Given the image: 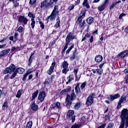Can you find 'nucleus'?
I'll list each match as a JSON object with an SVG mask.
<instances>
[{
  "mask_svg": "<svg viewBox=\"0 0 128 128\" xmlns=\"http://www.w3.org/2000/svg\"><path fill=\"white\" fill-rule=\"evenodd\" d=\"M15 71L17 74H22L24 72V69L22 68H16Z\"/></svg>",
  "mask_w": 128,
  "mask_h": 128,
  "instance_id": "obj_21",
  "label": "nucleus"
},
{
  "mask_svg": "<svg viewBox=\"0 0 128 128\" xmlns=\"http://www.w3.org/2000/svg\"><path fill=\"white\" fill-rule=\"evenodd\" d=\"M106 5H104V4H102L100 6L98 7V10H100V12H102L104 10V7L106 6Z\"/></svg>",
  "mask_w": 128,
  "mask_h": 128,
  "instance_id": "obj_28",
  "label": "nucleus"
},
{
  "mask_svg": "<svg viewBox=\"0 0 128 128\" xmlns=\"http://www.w3.org/2000/svg\"><path fill=\"white\" fill-rule=\"evenodd\" d=\"M126 121H122V120L120 122V125L119 127V128H124V122Z\"/></svg>",
  "mask_w": 128,
  "mask_h": 128,
  "instance_id": "obj_39",
  "label": "nucleus"
},
{
  "mask_svg": "<svg viewBox=\"0 0 128 128\" xmlns=\"http://www.w3.org/2000/svg\"><path fill=\"white\" fill-rule=\"evenodd\" d=\"M75 38H76V36L74 35V34H72V32H69L66 38V42L70 44L72 40H74Z\"/></svg>",
  "mask_w": 128,
  "mask_h": 128,
  "instance_id": "obj_12",
  "label": "nucleus"
},
{
  "mask_svg": "<svg viewBox=\"0 0 128 128\" xmlns=\"http://www.w3.org/2000/svg\"><path fill=\"white\" fill-rule=\"evenodd\" d=\"M114 128V123L112 122H110L108 124V126L107 127V128Z\"/></svg>",
  "mask_w": 128,
  "mask_h": 128,
  "instance_id": "obj_45",
  "label": "nucleus"
},
{
  "mask_svg": "<svg viewBox=\"0 0 128 128\" xmlns=\"http://www.w3.org/2000/svg\"><path fill=\"white\" fill-rule=\"evenodd\" d=\"M74 8V4H72L68 7V10H72Z\"/></svg>",
  "mask_w": 128,
  "mask_h": 128,
  "instance_id": "obj_48",
  "label": "nucleus"
},
{
  "mask_svg": "<svg viewBox=\"0 0 128 128\" xmlns=\"http://www.w3.org/2000/svg\"><path fill=\"white\" fill-rule=\"evenodd\" d=\"M56 14H54V13H52L50 16L47 17L46 18V20L48 22V20H56Z\"/></svg>",
  "mask_w": 128,
  "mask_h": 128,
  "instance_id": "obj_16",
  "label": "nucleus"
},
{
  "mask_svg": "<svg viewBox=\"0 0 128 128\" xmlns=\"http://www.w3.org/2000/svg\"><path fill=\"white\" fill-rule=\"evenodd\" d=\"M32 58H29V61H28V66H30V64H32Z\"/></svg>",
  "mask_w": 128,
  "mask_h": 128,
  "instance_id": "obj_63",
  "label": "nucleus"
},
{
  "mask_svg": "<svg viewBox=\"0 0 128 128\" xmlns=\"http://www.w3.org/2000/svg\"><path fill=\"white\" fill-rule=\"evenodd\" d=\"M18 2H14V8H16V6H18Z\"/></svg>",
  "mask_w": 128,
  "mask_h": 128,
  "instance_id": "obj_62",
  "label": "nucleus"
},
{
  "mask_svg": "<svg viewBox=\"0 0 128 128\" xmlns=\"http://www.w3.org/2000/svg\"><path fill=\"white\" fill-rule=\"evenodd\" d=\"M103 58H104L102 56V55H98L95 57L94 60L96 62L100 63L102 60Z\"/></svg>",
  "mask_w": 128,
  "mask_h": 128,
  "instance_id": "obj_17",
  "label": "nucleus"
},
{
  "mask_svg": "<svg viewBox=\"0 0 128 128\" xmlns=\"http://www.w3.org/2000/svg\"><path fill=\"white\" fill-rule=\"evenodd\" d=\"M9 52H10V48L1 51L0 52V58L8 54Z\"/></svg>",
  "mask_w": 128,
  "mask_h": 128,
  "instance_id": "obj_14",
  "label": "nucleus"
},
{
  "mask_svg": "<svg viewBox=\"0 0 128 128\" xmlns=\"http://www.w3.org/2000/svg\"><path fill=\"white\" fill-rule=\"evenodd\" d=\"M126 102V96L124 95L122 96L119 100L117 106V108H122V104H124Z\"/></svg>",
  "mask_w": 128,
  "mask_h": 128,
  "instance_id": "obj_9",
  "label": "nucleus"
},
{
  "mask_svg": "<svg viewBox=\"0 0 128 128\" xmlns=\"http://www.w3.org/2000/svg\"><path fill=\"white\" fill-rule=\"evenodd\" d=\"M75 90H76V94H78L80 92V88H75Z\"/></svg>",
  "mask_w": 128,
  "mask_h": 128,
  "instance_id": "obj_54",
  "label": "nucleus"
},
{
  "mask_svg": "<svg viewBox=\"0 0 128 128\" xmlns=\"http://www.w3.org/2000/svg\"><path fill=\"white\" fill-rule=\"evenodd\" d=\"M128 109H124L123 110H122L121 116H120L122 120L124 122H126V118H128Z\"/></svg>",
  "mask_w": 128,
  "mask_h": 128,
  "instance_id": "obj_8",
  "label": "nucleus"
},
{
  "mask_svg": "<svg viewBox=\"0 0 128 128\" xmlns=\"http://www.w3.org/2000/svg\"><path fill=\"white\" fill-rule=\"evenodd\" d=\"M80 76H78V75H76V80H80Z\"/></svg>",
  "mask_w": 128,
  "mask_h": 128,
  "instance_id": "obj_60",
  "label": "nucleus"
},
{
  "mask_svg": "<svg viewBox=\"0 0 128 128\" xmlns=\"http://www.w3.org/2000/svg\"><path fill=\"white\" fill-rule=\"evenodd\" d=\"M16 67L14 64H11L9 67H7L4 72V74H12L16 70Z\"/></svg>",
  "mask_w": 128,
  "mask_h": 128,
  "instance_id": "obj_4",
  "label": "nucleus"
},
{
  "mask_svg": "<svg viewBox=\"0 0 128 128\" xmlns=\"http://www.w3.org/2000/svg\"><path fill=\"white\" fill-rule=\"evenodd\" d=\"M18 30L19 32H24V28L22 26H20L18 28Z\"/></svg>",
  "mask_w": 128,
  "mask_h": 128,
  "instance_id": "obj_41",
  "label": "nucleus"
},
{
  "mask_svg": "<svg viewBox=\"0 0 128 128\" xmlns=\"http://www.w3.org/2000/svg\"><path fill=\"white\" fill-rule=\"evenodd\" d=\"M28 74L26 73L23 76L22 78V80H24V82H26V77L28 76Z\"/></svg>",
  "mask_w": 128,
  "mask_h": 128,
  "instance_id": "obj_49",
  "label": "nucleus"
},
{
  "mask_svg": "<svg viewBox=\"0 0 128 128\" xmlns=\"http://www.w3.org/2000/svg\"><path fill=\"white\" fill-rule=\"evenodd\" d=\"M61 66L63 68L62 70V74H66V73L68 72V63L66 61H64L62 62Z\"/></svg>",
  "mask_w": 128,
  "mask_h": 128,
  "instance_id": "obj_6",
  "label": "nucleus"
},
{
  "mask_svg": "<svg viewBox=\"0 0 128 128\" xmlns=\"http://www.w3.org/2000/svg\"><path fill=\"white\" fill-rule=\"evenodd\" d=\"M70 88H69L64 89L61 92L62 94H66V92H70Z\"/></svg>",
  "mask_w": 128,
  "mask_h": 128,
  "instance_id": "obj_32",
  "label": "nucleus"
},
{
  "mask_svg": "<svg viewBox=\"0 0 128 128\" xmlns=\"http://www.w3.org/2000/svg\"><path fill=\"white\" fill-rule=\"evenodd\" d=\"M18 36V33H15L14 35V40H16Z\"/></svg>",
  "mask_w": 128,
  "mask_h": 128,
  "instance_id": "obj_61",
  "label": "nucleus"
},
{
  "mask_svg": "<svg viewBox=\"0 0 128 128\" xmlns=\"http://www.w3.org/2000/svg\"><path fill=\"white\" fill-rule=\"evenodd\" d=\"M96 94H94V93H92L90 94L87 98L86 104H87V106H92L94 102V98Z\"/></svg>",
  "mask_w": 128,
  "mask_h": 128,
  "instance_id": "obj_5",
  "label": "nucleus"
},
{
  "mask_svg": "<svg viewBox=\"0 0 128 128\" xmlns=\"http://www.w3.org/2000/svg\"><path fill=\"white\" fill-rule=\"evenodd\" d=\"M87 24H90L92 22H94V18L92 17H89L87 20Z\"/></svg>",
  "mask_w": 128,
  "mask_h": 128,
  "instance_id": "obj_27",
  "label": "nucleus"
},
{
  "mask_svg": "<svg viewBox=\"0 0 128 128\" xmlns=\"http://www.w3.org/2000/svg\"><path fill=\"white\" fill-rule=\"evenodd\" d=\"M22 90H19L17 93V94L16 95V98H20V96H22Z\"/></svg>",
  "mask_w": 128,
  "mask_h": 128,
  "instance_id": "obj_34",
  "label": "nucleus"
},
{
  "mask_svg": "<svg viewBox=\"0 0 128 128\" xmlns=\"http://www.w3.org/2000/svg\"><path fill=\"white\" fill-rule=\"evenodd\" d=\"M72 76L70 75L68 77V82H66V84H70V82H72V78H70Z\"/></svg>",
  "mask_w": 128,
  "mask_h": 128,
  "instance_id": "obj_44",
  "label": "nucleus"
},
{
  "mask_svg": "<svg viewBox=\"0 0 128 128\" xmlns=\"http://www.w3.org/2000/svg\"><path fill=\"white\" fill-rule=\"evenodd\" d=\"M36 2V0H30L29 4H31V6H34Z\"/></svg>",
  "mask_w": 128,
  "mask_h": 128,
  "instance_id": "obj_37",
  "label": "nucleus"
},
{
  "mask_svg": "<svg viewBox=\"0 0 128 128\" xmlns=\"http://www.w3.org/2000/svg\"><path fill=\"white\" fill-rule=\"evenodd\" d=\"M69 44L70 43H68V42H65V46L62 52H66V48H68V46Z\"/></svg>",
  "mask_w": 128,
  "mask_h": 128,
  "instance_id": "obj_38",
  "label": "nucleus"
},
{
  "mask_svg": "<svg viewBox=\"0 0 128 128\" xmlns=\"http://www.w3.org/2000/svg\"><path fill=\"white\" fill-rule=\"evenodd\" d=\"M128 54V50H126L124 52H120L118 56V58H124L126 57V56Z\"/></svg>",
  "mask_w": 128,
  "mask_h": 128,
  "instance_id": "obj_18",
  "label": "nucleus"
},
{
  "mask_svg": "<svg viewBox=\"0 0 128 128\" xmlns=\"http://www.w3.org/2000/svg\"><path fill=\"white\" fill-rule=\"evenodd\" d=\"M96 72H98V74L100 76V74H102V70H100V69L98 68L96 69Z\"/></svg>",
  "mask_w": 128,
  "mask_h": 128,
  "instance_id": "obj_50",
  "label": "nucleus"
},
{
  "mask_svg": "<svg viewBox=\"0 0 128 128\" xmlns=\"http://www.w3.org/2000/svg\"><path fill=\"white\" fill-rule=\"evenodd\" d=\"M128 116L126 118V126H125V128H128Z\"/></svg>",
  "mask_w": 128,
  "mask_h": 128,
  "instance_id": "obj_57",
  "label": "nucleus"
},
{
  "mask_svg": "<svg viewBox=\"0 0 128 128\" xmlns=\"http://www.w3.org/2000/svg\"><path fill=\"white\" fill-rule=\"evenodd\" d=\"M18 50V47H12V52H14V50Z\"/></svg>",
  "mask_w": 128,
  "mask_h": 128,
  "instance_id": "obj_51",
  "label": "nucleus"
},
{
  "mask_svg": "<svg viewBox=\"0 0 128 128\" xmlns=\"http://www.w3.org/2000/svg\"><path fill=\"white\" fill-rule=\"evenodd\" d=\"M78 72V68L74 69V74H75V76H77Z\"/></svg>",
  "mask_w": 128,
  "mask_h": 128,
  "instance_id": "obj_52",
  "label": "nucleus"
},
{
  "mask_svg": "<svg viewBox=\"0 0 128 128\" xmlns=\"http://www.w3.org/2000/svg\"><path fill=\"white\" fill-rule=\"evenodd\" d=\"M86 16V12L82 11L80 16H78V20H77V24H78L80 28H82L84 26V20H82V18H84Z\"/></svg>",
  "mask_w": 128,
  "mask_h": 128,
  "instance_id": "obj_1",
  "label": "nucleus"
},
{
  "mask_svg": "<svg viewBox=\"0 0 128 128\" xmlns=\"http://www.w3.org/2000/svg\"><path fill=\"white\" fill-rule=\"evenodd\" d=\"M30 108L32 110L36 112L38 110V106L34 102L31 104Z\"/></svg>",
  "mask_w": 128,
  "mask_h": 128,
  "instance_id": "obj_20",
  "label": "nucleus"
},
{
  "mask_svg": "<svg viewBox=\"0 0 128 128\" xmlns=\"http://www.w3.org/2000/svg\"><path fill=\"white\" fill-rule=\"evenodd\" d=\"M39 24H40V28H42V30H44V24L42 21H39Z\"/></svg>",
  "mask_w": 128,
  "mask_h": 128,
  "instance_id": "obj_40",
  "label": "nucleus"
},
{
  "mask_svg": "<svg viewBox=\"0 0 128 128\" xmlns=\"http://www.w3.org/2000/svg\"><path fill=\"white\" fill-rule=\"evenodd\" d=\"M44 98H46V92L44 91H41L39 92L38 99L40 102H44Z\"/></svg>",
  "mask_w": 128,
  "mask_h": 128,
  "instance_id": "obj_13",
  "label": "nucleus"
},
{
  "mask_svg": "<svg viewBox=\"0 0 128 128\" xmlns=\"http://www.w3.org/2000/svg\"><path fill=\"white\" fill-rule=\"evenodd\" d=\"M32 121L30 120L28 122L26 128H32Z\"/></svg>",
  "mask_w": 128,
  "mask_h": 128,
  "instance_id": "obj_30",
  "label": "nucleus"
},
{
  "mask_svg": "<svg viewBox=\"0 0 128 128\" xmlns=\"http://www.w3.org/2000/svg\"><path fill=\"white\" fill-rule=\"evenodd\" d=\"M52 0H44V2H41L40 8H52V4H54V2H52Z\"/></svg>",
  "mask_w": 128,
  "mask_h": 128,
  "instance_id": "obj_2",
  "label": "nucleus"
},
{
  "mask_svg": "<svg viewBox=\"0 0 128 128\" xmlns=\"http://www.w3.org/2000/svg\"><path fill=\"white\" fill-rule=\"evenodd\" d=\"M83 4L86 6V8H90V5L88 2H84Z\"/></svg>",
  "mask_w": 128,
  "mask_h": 128,
  "instance_id": "obj_42",
  "label": "nucleus"
},
{
  "mask_svg": "<svg viewBox=\"0 0 128 128\" xmlns=\"http://www.w3.org/2000/svg\"><path fill=\"white\" fill-rule=\"evenodd\" d=\"M90 38V34L88 33H87L85 36L82 39V42H84V40H86V38Z\"/></svg>",
  "mask_w": 128,
  "mask_h": 128,
  "instance_id": "obj_33",
  "label": "nucleus"
},
{
  "mask_svg": "<svg viewBox=\"0 0 128 128\" xmlns=\"http://www.w3.org/2000/svg\"><path fill=\"white\" fill-rule=\"evenodd\" d=\"M76 58V54H74L72 56L70 57V60H74V58Z\"/></svg>",
  "mask_w": 128,
  "mask_h": 128,
  "instance_id": "obj_53",
  "label": "nucleus"
},
{
  "mask_svg": "<svg viewBox=\"0 0 128 128\" xmlns=\"http://www.w3.org/2000/svg\"><path fill=\"white\" fill-rule=\"evenodd\" d=\"M18 22L20 24H24L26 25L28 24V20L24 16H20L18 18Z\"/></svg>",
  "mask_w": 128,
  "mask_h": 128,
  "instance_id": "obj_11",
  "label": "nucleus"
},
{
  "mask_svg": "<svg viewBox=\"0 0 128 128\" xmlns=\"http://www.w3.org/2000/svg\"><path fill=\"white\" fill-rule=\"evenodd\" d=\"M38 90H36L32 94V99L31 100H34V98H36L38 96Z\"/></svg>",
  "mask_w": 128,
  "mask_h": 128,
  "instance_id": "obj_24",
  "label": "nucleus"
},
{
  "mask_svg": "<svg viewBox=\"0 0 128 128\" xmlns=\"http://www.w3.org/2000/svg\"><path fill=\"white\" fill-rule=\"evenodd\" d=\"M120 97V96L118 94H117L114 95H110V98H109L110 100H111V102H112L114 100H116V98H118Z\"/></svg>",
  "mask_w": 128,
  "mask_h": 128,
  "instance_id": "obj_19",
  "label": "nucleus"
},
{
  "mask_svg": "<svg viewBox=\"0 0 128 128\" xmlns=\"http://www.w3.org/2000/svg\"><path fill=\"white\" fill-rule=\"evenodd\" d=\"M120 2H122V1L120 0H118V2H113L112 4L110 6V10H112V8H114V6H118V4Z\"/></svg>",
  "mask_w": 128,
  "mask_h": 128,
  "instance_id": "obj_22",
  "label": "nucleus"
},
{
  "mask_svg": "<svg viewBox=\"0 0 128 128\" xmlns=\"http://www.w3.org/2000/svg\"><path fill=\"white\" fill-rule=\"evenodd\" d=\"M54 108H60V103L59 102H56V103H54L51 105V110H54Z\"/></svg>",
  "mask_w": 128,
  "mask_h": 128,
  "instance_id": "obj_15",
  "label": "nucleus"
},
{
  "mask_svg": "<svg viewBox=\"0 0 128 128\" xmlns=\"http://www.w3.org/2000/svg\"><path fill=\"white\" fill-rule=\"evenodd\" d=\"M50 82V78H46L45 82H44V86H48Z\"/></svg>",
  "mask_w": 128,
  "mask_h": 128,
  "instance_id": "obj_26",
  "label": "nucleus"
},
{
  "mask_svg": "<svg viewBox=\"0 0 128 128\" xmlns=\"http://www.w3.org/2000/svg\"><path fill=\"white\" fill-rule=\"evenodd\" d=\"M28 16H29V18H31V24L30 26H32V28H34V24H36V20H34V14L32 13V12H29L28 14Z\"/></svg>",
  "mask_w": 128,
  "mask_h": 128,
  "instance_id": "obj_10",
  "label": "nucleus"
},
{
  "mask_svg": "<svg viewBox=\"0 0 128 128\" xmlns=\"http://www.w3.org/2000/svg\"><path fill=\"white\" fill-rule=\"evenodd\" d=\"M126 16V14H122L119 16V20H122V16Z\"/></svg>",
  "mask_w": 128,
  "mask_h": 128,
  "instance_id": "obj_55",
  "label": "nucleus"
},
{
  "mask_svg": "<svg viewBox=\"0 0 128 128\" xmlns=\"http://www.w3.org/2000/svg\"><path fill=\"white\" fill-rule=\"evenodd\" d=\"M52 14H58V6L55 5L54 8V10L52 12Z\"/></svg>",
  "mask_w": 128,
  "mask_h": 128,
  "instance_id": "obj_23",
  "label": "nucleus"
},
{
  "mask_svg": "<svg viewBox=\"0 0 128 128\" xmlns=\"http://www.w3.org/2000/svg\"><path fill=\"white\" fill-rule=\"evenodd\" d=\"M16 74H18V73L16 72V70L11 74V76L10 77V78L11 80H12L16 78Z\"/></svg>",
  "mask_w": 128,
  "mask_h": 128,
  "instance_id": "obj_31",
  "label": "nucleus"
},
{
  "mask_svg": "<svg viewBox=\"0 0 128 128\" xmlns=\"http://www.w3.org/2000/svg\"><path fill=\"white\" fill-rule=\"evenodd\" d=\"M80 128V126H78V124H75V125H73L71 128Z\"/></svg>",
  "mask_w": 128,
  "mask_h": 128,
  "instance_id": "obj_56",
  "label": "nucleus"
},
{
  "mask_svg": "<svg viewBox=\"0 0 128 128\" xmlns=\"http://www.w3.org/2000/svg\"><path fill=\"white\" fill-rule=\"evenodd\" d=\"M75 98L76 94H74V93H72L70 96H67L66 98V106H69L72 105V100H74Z\"/></svg>",
  "mask_w": 128,
  "mask_h": 128,
  "instance_id": "obj_3",
  "label": "nucleus"
},
{
  "mask_svg": "<svg viewBox=\"0 0 128 128\" xmlns=\"http://www.w3.org/2000/svg\"><path fill=\"white\" fill-rule=\"evenodd\" d=\"M56 66V61H54L52 64V66H50V68H54V66Z\"/></svg>",
  "mask_w": 128,
  "mask_h": 128,
  "instance_id": "obj_59",
  "label": "nucleus"
},
{
  "mask_svg": "<svg viewBox=\"0 0 128 128\" xmlns=\"http://www.w3.org/2000/svg\"><path fill=\"white\" fill-rule=\"evenodd\" d=\"M86 88V82H83L80 86V88L81 90H84V88Z\"/></svg>",
  "mask_w": 128,
  "mask_h": 128,
  "instance_id": "obj_47",
  "label": "nucleus"
},
{
  "mask_svg": "<svg viewBox=\"0 0 128 128\" xmlns=\"http://www.w3.org/2000/svg\"><path fill=\"white\" fill-rule=\"evenodd\" d=\"M6 108H8V101H6L4 104L2 105V110H6Z\"/></svg>",
  "mask_w": 128,
  "mask_h": 128,
  "instance_id": "obj_29",
  "label": "nucleus"
},
{
  "mask_svg": "<svg viewBox=\"0 0 128 128\" xmlns=\"http://www.w3.org/2000/svg\"><path fill=\"white\" fill-rule=\"evenodd\" d=\"M54 68L52 67H50V69L48 70V74H52V72H54Z\"/></svg>",
  "mask_w": 128,
  "mask_h": 128,
  "instance_id": "obj_35",
  "label": "nucleus"
},
{
  "mask_svg": "<svg viewBox=\"0 0 128 128\" xmlns=\"http://www.w3.org/2000/svg\"><path fill=\"white\" fill-rule=\"evenodd\" d=\"M80 108V103H77L75 104L74 108L76 110H78Z\"/></svg>",
  "mask_w": 128,
  "mask_h": 128,
  "instance_id": "obj_36",
  "label": "nucleus"
},
{
  "mask_svg": "<svg viewBox=\"0 0 128 128\" xmlns=\"http://www.w3.org/2000/svg\"><path fill=\"white\" fill-rule=\"evenodd\" d=\"M56 22L54 25V28H58L60 27V17H58V18L56 19Z\"/></svg>",
  "mask_w": 128,
  "mask_h": 128,
  "instance_id": "obj_25",
  "label": "nucleus"
},
{
  "mask_svg": "<svg viewBox=\"0 0 128 128\" xmlns=\"http://www.w3.org/2000/svg\"><path fill=\"white\" fill-rule=\"evenodd\" d=\"M74 114V112L72 110H69L67 113V116L72 120V122H74L76 120V116Z\"/></svg>",
  "mask_w": 128,
  "mask_h": 128,
  "instance_id": "obj_7",
  "label": "nucleus"
},
{
  "mask_svg": "<svg viewBox=\"0 0 128 128\" xmlns=\"http://www.w3.org/2000/svg\"><path fill=\"white\" fill-rule=\"evenodd\" d=\"M126 84H128V74L125 76Z\"/></svg>",
  "mask_w": 128,
  "mask_h": 128,
  "instance_id": "obj_58",
  "label": "nucleus"
},
{
  "mask_svg": "<svg viewBox=\"0 0 128 128\" xmlns=\"http://www.w3.org/2000/svg\"><path fill=\"white\" fill-rule=\"evenodd\" d=\"M124 74H128V68H126V69L124 70Z\"/></svg>",
  "mask_w": 128,
  "mask_h": 128,
  "instance_id": "obj_64",
  "label": "nucleus"
},
{
  "mask_svg": "<svg viewBox=\"0 0 128 128\" xmlns=\"http://www.w3.org/2000/svg\"><path fill=\"white\" fill-rule=\"evenodd\" d=\"M74 46H72L69 48L68 50L66 52V54H70V52L72 50V48H74Z\"/></svg>",
  "mask_w": 128,
  "mask_h": 128,
  "instance_id": "obj_43",
  "label": "nucleus"
},
{
  "mask_svg": "<svg viewBox=\"0 0 128 128\" xmlns=\"http://www.w3.org/2000/svg\"><path fill=\"white\" fill-rule=\"evenodd\" d=\"M32 68H29L28 70H27V72H26V74L28 76L30 74H32Z\"/></svg>",
  "mask_w": 128,
  "mask_h": 128,
  "instance_id": "obj_46",
  "label": "nucleus"
}]
</instances>
